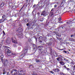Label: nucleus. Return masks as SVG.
Listing matches in <instances>:
<instances>
[{
    "mask_svg": "<svg viewBox=\"0 0 75 75\" xmlns=\"http://www.w3.org/2000/svg\"><path fill=\"white\" fill-rule=\"evenodd\" d=\"M3 47L4 49H5L4 50V51L5 53H7L8 56H10L11 55H14V54H13V53L11 52L10 50L8 49L9 48L8 46H4Z\"/></svg>",
    "mask_w": 75,
    "mask_h": 75,
    "instance_id": "nucleus-1",
    "label": "nucleus"
},
{
    "mask_svg": "<svg viewBox=\"0 0 75 75\" xmlns=\"http://www.w3.org/2000/svg\"><path fill=\"white\" fill-rule=\"evenodd\" d=\"M17 73V69H14L12 70L11 72V73L12 74V75H15Z\"/></svg>",
    "mask_w": 75,
    "mask_h": 75,
    "instance_id": "nucleus-2",
    "label": "nucleus"
},
{
    "mask_svg": "<svg viewBox=\"0 0 75 75\" xmlns=\"http://www.w3.org/2000/svg\"><path fill=\"white\" fill-rule=\"evenodd\" d=\"M18 71L19 74L20 75H25V72H23V70H22L21 71L19 70Z\"/></svg>",
    "mask_w": 75,
    "mask_h": 75,
    "instance_id": "nucleus-3",
    "label": "nucleus"
},
{
    "mask_svg": "<svg viewBox=\"0 0 75 75\" xmlns=\"http://www.w3.org/2000/svg\"><path fill=\"white\" fill-rule=\"evenodd\" d=\"M28 46H26L25 47V50L24 52V55H25L27 53V51H28Z\"/></svg>",
    "mask_w": 75,
    "mask_h": 75,
    "instance_id": "nucleus-4",
    "label": "nucleus"
},
{
    "mask_svg": "<svg viewBox=\"0 0 75 75\" xmlns=\"http://www.w3.org/2000/svg\"><path fill=\"white\" fill-rule=\"evenodd\" d=\"M33 51L35 53L37 50V46L35 45V44L33 45Z\"/></svg>",
    "mask_w": 75,
    "mask_h": 75,
    "instance_id": "nucleus-5",
    "label": "nucleus"
},
{
    "mask_svg": "<svg viewBox=\"0 0 75 75\" xmlns=\"http://www.w3.org/2000/svg\"><path fill=\"white\" fill-rule=\"evenodd\" d=\"M47 13V12L45 11H42V13L41 14V16H45L46 15V13Z\"/></svg>",
    "mask_w": 75,
    "mask_h": 75,
    "instance_id": "nucleus-6",
    "label": "nucleus"
},
{
    "mask_svg": "<svg viewBox=\"0 0 75 75\" xmlns=\"http://www.w3.org/2000/svg\"><path fill=\"white\" fill-rule=\"evenodd\" d=\"M6 42L7 43V44H10L11 42L10 39V38H7Z\"/></svg>",
    "mask_w": 75,
    "mask_h": 75,
    "instance_id": "nucleus-7",
    "label": "nucleus"
},
{
    "mask_svg": "<svg viewBox=\"0 0 75 75\" xmlns=\"http://www.w3.org/2000/svg\"><path fill=\"white\" fill-rule=\"evenodd\" d=\"M11 40L13 43H14L15 44H17V41L15 40H14L13 39V38H11Z\"/></svg>",
    "mask_w": 75,
    "mask_h": 75,
    "instance_id": "nucleus-8",
    "label": "nucleus"
},
{
    "mask_svg": "<svg viewBox=\"0 0 75 75\" xmlns=\"http://www.w3.org/2000/svg\"><path fill=\"white\" fill-rule=\"evenodd\" d=\"M57 61H63V59L60 57H59L58 58H57L56 59Z\"/></svg>",
    "mask_w": 75,
    "mask_h": 75,
    "instance_id": "nucleus-9",
    "label": "nucleus"
},
{
    "mask_svg": "<svg viewBox=\"0 0 75 75\" xmlns=\"http://www.w3.org/2000/svg\"><path fill=\"white\" fill-rule=\"evenodd\" d=\"M8 60H5V62L4 63V65L5 66H7V65H8Z\"/></svg>",
    "mask_w": 75,
    "mask_h": 75,
    "instance_id": "nucleus-10",
    "label": "nucleus"
},
{
    "mask_svg": "<svg viewBox=\"0 0 75 75\" xmlns=\"http://www.w3.org/2000/svg\"><path fill=\"white\" fill-rule=\"evenodd\" d=\"M6 18L5 19H0V23H3L4 21H6Z\"/></svg>",
    "mask_w": 75,
    "mask_h": 75,
    "instance_id": "nucleus-11",
    "label": "nucleus"
},
{
    "mask_svg": "<svg viewBox=\"0 0 75 75\" xmlns=\"http://www.w3.org/2000/svg\"><path fill=\"white\" fill-rule=\"evenodd\" d=\"M54 71L55 72H58L59 71H60L59 69L57 68L56 69H53Z\"/></svg>",
    "mask_w": 75,
    "mask_h": 75,
    "instance_id": "nucleus-12",
    "label": "nucleus"
},
{
    "mask_svg": "<svg viewBox=\"0 0 75 75\" xmlns=\"http://www.w3.org/2000/svg\"><path fill=\"white\" fill-rule=\"evenodd\" d=\"M21 28H19L17 29V31L18 33H20L21 31Z\"/></svg>",
    "mask_w": 75,
    "mask_h": 75,
    "instance_id": "nucleus-13",
    "label": "nucleus"
},
{
    "mask_svg": "<svg viewBox=\"0 0 75 75\" xmlns=\"http://www.w3.org/2000/svg\"><path fill=\"white\" fill-rule=\"evenodd\" d=\"M18 37H19L20 38H22L23 37V36L21 35V34H18Z\"/></svg>",
    "mask_w": 75,
    "mask_h": 75,
    "instance_id": "nucleus-14",
    "label": "nucleus"
},
{
    "mask_svg": "<svg viewBox=\"0 0 75 75\" xmlns=\"http://www.w3.org/2000/svg\"><path fill=\"white\" fill-rule=\"evenodd\" d=\"M39 38H38V40H42V39H43V37L41 36H39Z\"/></svg>",
    "mask_w": 75,
    "mask_h": 75,
    "instance_id": "nucleus-15",
    "label": "nucleus"
},
{
    "mask_svg": "<svg viewBox=\"0 0 75 75\" xmlns=\"http://www.w3.org/2000/svg\"><path fill=\"white\" fill-rule=\"evenodd\" d=\"M59 63L62 65H65V63L64 62L61 61Z\"/></svg>",
    "mask_w": 75,
    "mask_h": 75,
    "instance_id": "nucleus-16",
    "label": "nucleus"
},
{
    "mask_svg": "<svg viewBox=\"0 0 75 75\" xmlns=\"http://www.w3.org/2000/svg\"><path fill=\"white\" fill-rule=\"evenodd\" d=\"M4 6V3L3 2H2V3H1V7H3Z\"/></svg>",
    "mask_w": 75,
    "mask_h": 75,
    "instance_id": "nucleus-17",
    "label": "nucleus"
},
{
    "mask_svg": "<svg viewBox=\"0 0 75 75\" xmlns=\"http://www.w3.org/2000/svg\"><path fill=\"white\" fill-rule=\"evenodd\" d=\"M35 61L36 62H41V60H40V59H36Z\"/></svg>",
    "mask_w": 75,
    "mask_h": 75,
    "instance_id": "nucleus-18",
    "label": "nucleus"
},
{
    "mask_svg": "<svg viewBox=\"0 0 75 75\" xmlns=\"http://www.w3.org/2000/svg\"><path fill=\"white\" fill-rule=\"evenodd\" d=\"M6 16L5 15H4L2 16V18L3 19H5V18H6Z\"/></svg>",
    "mask_w": 75,
    "mask_h": 75,
    "instance_id": "nucleus-19",
    "label": "nucleus"
},
{
    "mask_svg": "<svg viewBox=\"0 0 75 75\" xmlns=\"http://www.w3.org/2000/svg\"><path fill=\"white\" fill-rule=\"evenodd\" d=\"M3 74L4 75V74H6V70H5V69H3Z\"/></svg>",
    "mask_w": 75,
    "mask_h": 75,
    "instance_id": "nucleus-20",
    "label": "nucleus"
},
{
    "mask_svg": "<svg viewBox=\"0 0 75 75\" xmlns=\"http://www.w3.org/2000/svg\"><path fill=\"white\" fill-rule=\"evenodd\" d=\"M72 21H67L66 23L67 24H69V23H71Z\"/></svg>",
    "mask_w": 75,
    "mask_h": 75,
    "instance_id": "nucleus-21",
    "label": "nucleus"
},
{
    "mask_svg": "<svg viewBox=\"0 0 75 75\" xmlns=\"http://www.w3.org/2000/svg\"><path fill=\"white\" fill-rule=\"evenodd\" d=\"M3 36H4V35H6V33H5V32H4V30L3 31Z\"/></svg>",
    "mask_w": 75,
    "mask_h": 75,
    "instance_id": "nucleus-22",
    "label": "nucleus"
},
{
    "mask_svg": "<svg viewBox=\"0 0 75 75\" xmlns=\"http://www.w3.org/2000/svg\"><path fill=\"white\" fill-rule=\"evenodd\" d=\"M54 55L55 57H57V54L56 53H55V52L54 53Z\"/></svg>",
    "mask_w": 75,
    "mask_h": 75,
    "instance_id": "nucleus-23",
    "label": "nucleus"
},
{
    "mask_svg": "<svg viewBox=\"0 0 75 75\" xmlns=\"http://www.w3.org/2000/svg\"><path fill=\"white\" fill-rule=\"evenodd\" d=\"M25 21L26 23H27V22H28V20H27V19H25Z\"/></svg>",
    "mask_w": 75,
    "mask_h": 75,
    "instance_id": "nucleus-24",
    "label": "nucleus"
},
{
    "mask_svg": "<svg viewBox=\"0 0 75 75\" xmlns=\"http://www.w3.org/2000/svg\"><path fill=\"white\" fill-rule=\"evenodd\" d=\"M38 40L39 42H40L41 43H42V41L41 40Z\"/></svg>",
    "mask_w": 75,
    "mask_h": 75,
    "instance_id": "nucleus-25",
    "label": "nucleus"
},
{
    "mask_svg": "<svg viewBox=\"0 0 75 75\" xmlns=\"http://www.w3.org/2000/svg\"><path fill=\"white\" fill-rule=\"evenodd\" d=\"M64 61H68V60L66 58H64Z\"/></svg>",
    "mask_w": 75,
    "mask_h": 75,
    "instance_id": "nucleus-26",
    "label": "nucleus"
},
{
    "mask_svg": "<svg viewBox=\"0 0 75 75\" xmlns=\"http://www.w3.org/2000/svg\"><path fill=\"white\" fill-rule=\"evenodd\" d=\"M60 74L61 75H65V74H64V73H63L62 72H60Z\"/></svg>",
    "mask_w": 75,
    "mask_h": 75,
    "instance_id": "nucleus-27",
    "label": "nucleus"
},
{
    "mask_svg": "<svg viewBox=\"0 0 75 75\" xmlns=\"http://www.w3.org/2000/svg\"><path fill=\"white\" fill-rule=\"evenodd\" d=\"M1 59H3L4 58V56L3 55H2L1 56Z\"/></svg>",
    "mask_w": 75,
    "mask_h": 75,
    "instance_id": "nucleus-28",
    "label": "nucleus"
},
{
    "mask_svg": "<svg viewBox=\"0 0 75 75\" xmlns=\"http://www.w3.org/2000/svg\"><path fill=\"white\" fill-rule=\"evenodd\" d=\"M61 18L60 17L59 18V21H61Z\"/></svg>",
    "mask_w": 75,
    "mask_h": 75,
    "instance_id": "nucleus-29",
    "label": "nucleus"
},
{
    "mask_svg": "<svg viewBox=\"0 0 75 75\" xmlns=\"http://www.w3.org/2000/svg\"><path fill=\"white\" fill-rule=\"evenodd\" d=\"M73 70H75V65L74 66V67L73 68Z\"/></svg>",
    "mask_w": 75,
    "mask_h": 75,
    "instance_id": "nucleus-30",
    "label": "nucleus"
},
{
    "mask_svg": "<svg viewBox=\"0 0 75 75\" xmlns=\"http://www.w3.org/2000/svg\"><path fill=\"white\" fill-rule=\"evenodd\" d=\"M63 52L64 53H65V54H66V53H67V52L65 50H64L63 51Z\"/></svg>",
    "mask_w": 75,
    "mask_h": 75,
    "instance_id": "nucleus-31",
    "label": "nucleus"
},
{
    "mask_svg": "<svg viewBox=\"0 0 75 75\" xmlns=\"http://www.w3.org/2000/svg\"><path fill=\"white\" fill-rule=\"evenodd\" d=\"M30 24V23L29 22L28 23L26 24V25L27 26H29V24Z\"/></svg>",
    "mask_w": 75,
    "mask_h": 75,
    "instance_id": "nucleus-32",
    "label": "nucleus"
},
{
    "mask_svg": "<svg viewBox=\"0 0 75 75\" xmlns=\"http://www.w3.org/2000/svg\"><path fill=\"white\" fill-rule=\"evenodd\" d=\"M72 1V2H75V0H72V1H71L70 2H71Z\"/></svg>",
    "mask_w": 75,
    "mask_h": 75,
    "instance_id": "nucleus-33",
    "label": "nucleus"
},
{
    "mask_svg": "<svg viewBox=\"0 0 75 75\" xmlns=\"http://www.w3.org/2000/svg\"><path fill=\"white\" fill-rule=\"evenodd\" d=\"M35 39L36 40V42H37V38H35Z\"/></svg>",
    "mask_w": 75,
    "mask_h": 75,
    "instance_id": "nucleus-34",
    "label": "nucleus"
},
{
    "mask_svg": "<svg viewBox=\"0 0 75 75\" xmlns=\"http://www.w3.org/2000/svg\"><path fill=\"white\" fill-rule=\"evenodd\" d=\"M59 56H60V58H64V57H62V56L61 55H59Z\"/></svg>",
    "mask_w": 75,
    "mask_h": 75,
    "instance_id": "nucleus-35",
    "label": "nucleus"
},
{
    "mask_svg": "<svg viewBox=\"0 0 75 75\" xmlns=\"http://www.w3.org/2000/svg\"><path fill=\"white\" fill-rule=\"evenodd\" d=\"M54 33L55 34H58V33H57V32H54Z\"/></svg>",
    "mask_w": 75,
    "mask_h": 75,
    "instance_id": "nucleus-36",
    "label": "nucleus"
},
{
    "mask_svg": "<svg viewBox=\"0 0 75 75\" xmlns=\"http://www.w3.org/2000/svg\"><path fill=\"white\" fill-rule=\"evenodd\" d=\"M54 14V13L53 12H52L51 13V16H53V15Z\"/></svg>",
    "mask_w": 75,
    "mask_h": 75,
    "instance_id": "nucleus-37",
    "label": "nucleus"
},
{
    "mask_svg": "<svg viewBox=\"0 0 75 75\" xmlns=\"http://www.w3.org/2000/svg\"><path fill=\"white\" fill-rule=\"evenodd\" d=\"M13 47H17V45H13Z\"/></svg>",
    "mask_w": 75,
    "mask_h": 75,
    "instance_id": "nucleus-38",
    "label": "nucleus"
},
{
    "mask_svg": "<svg viewBox=\"0 0 75 75\" xmlns=\"http://www.w3.org/2000/svg\"><path fill=\"white\" fill-rule=\"evenodd\" d=\"M1 62H3V59H1Z\"/></svg>",
    "mask_w": 75,
    "mask_h": 75,
    "instance_id": "nucleus-39",
    "label": "nucleus"
},
{
    "mask_svg": "<svg viewBox=\"0 0 75 75\" xmlns=\"http://www.w3.org/2000/svg\"><path fill=\"white\" fill-rule=\"evenodd\" d=\"M54 7L55 8L56 7H57V5H54Z\"/></svg>",
    "mask_w": 75,
    "mask_h": 75,
    "instance_id": "nucleus-40",
    "label": "nucleus"
},
{
    "mask_svg": "<svg viewBox=\"0 0 75 75\" xmlns=\"http://www.w3.org/2000/svg\"><path fill=\"white\" fill-rule=\"evenodd\" d=\"M59 23H62V24L63 23V22H59Z\"/></svg>",
    "mask_w": 75,
    "mask_h": 75,
    "instance_id": "nucleus-41",
    "label": "nucleus"
},
{
    "mask_svg": "<svg viewBox=\"0 0 75 75\" xmlns=\"http://www.w3.org/2000/svg\"><path fill=\"white\" fill-rule=\"evenodd\" d=\"M74 35H71V37H73V36H74Z\"/></svg>",
    "mask_w": 75,
    "mask_h": 75,
    "instance_id": "nucleus-42",
    "label": "nucleus"
},
{
    "mask_svg": "<svg viewBox=\"0 0 75 75\" xmlns=\"http://www.w3.org/2000/svg\"><path fill=\"white\" fill-rule=\"evenodd\" d=\"M50 72L52 73V74H54V72H53L52 71H51Z\"/></svg>",
    "mask_w": 75,
    "mask_h": 75,
    "instance_id": "nucleus-43",
    "label": "nucleus"
},
{
    "mask_svg": "<svg viewBox=\"0 0 75 75\" xmlns=\"http://www.w3.org/2000/svg\"><path fill=\"white\" fill-rule=\"evenodd\" d=\"M67 71H69L70 70V69H69V68H68L67 69Z\"/></svg>",
    "mask_w": 75,
    "mask_h": 75,
    "instance_id": "nucleus-44",
    "label": "nucleus"
},
{
    "mask_svg": "<svg viewBox=\"0 0 75 75\" xmlns=\"http://www.w3.org/2000/svg\"><path fill=\"white\" fill-rule=\"evenodd\" d=\"M69 44V42H66V44Z\"/></svg>",
    "mask_w": 75,
    "mask_h": 75,
    "instance_id": "nucleus-45",
    "label": "nucleus"
},
{
    "mask_svg": "<svg viewBox=\"0 0 75 75\" xmlns=\"http://www.w3.org/2000/svg\"><path fill=\"white\" fill-rule=\"evenodd\" d=\"M7 75H9V72H8L7 73Z\"/></svg>",
    "mask_w": 75,
    "mask_h": 75,
    "instance_id": "nucleus-46",
    "label": "nucleus"
},
{
    "mask_svg": "<svg viewBox=\"0 0 75 75\" xmlns=\"http://www.w3.org/2000/svg\"><path fill=\"white\" fill-rule=\"evenodd\" d=\"M38 15H40V13L38 12Z\"/></svg>",
    "mask_w": 75,
    "mask_h": 75,
    "instance_id": "nucleus-47",
    "label": "nucleus"
},
{
    "mask_svg": "<svg viewBox=\"0 0 75 75\" xmlns=\"http://www.w3.org/2000/svg\"><path fill=\"white\" fill-rule=\"evenodd\" d=\"M66 67V66H65V65H64V68H66V67Z\"/></svg>",
    "mask_w": 75,
    "mask_h": 75,
    "instance_id": "nucleus-48",
    "label": "nucleus"
},
{
    "mask_svg": "<svg viewBox=\"0 0 75 75\" xmlns=\"http://www.w3.org/2000/svg\"><path fill=\"white\" fill-rule=\"evenodd\" d=\"M33 75H38V74H33Z\"/></svg>",
    "mask_w": 75,
    "mask_h": 75,
    "instance_id": "nucleus-49",
    "label": "nucleus"
},
{
    "mask_svg": "<svg viewBox=\"0 0 75 75\" xmlns=\"http://www.w3.org/2000/svg\"><path fill=\"white\" fill-rule=\"evenodd\" d=\"M15 75H19V74H17V73L16 74H15Z\"/></svg>",
    "mask_w": 75,
    "mask_h": 75,
    "instance_id": "nucleus-50",
    "label": "nucleus"
},
{
    "mask_svg": "<svg viewBox=\"0 0 75 75\" xmlns=\"http://www.w3.org/2000/svg\"><path fill=\"white\" fill-rule=\"evenodd\" d=\"M22 9H23V8H21V10L20 11H21V10H22Z\"/></svg>",
    "mask_w": 75,
    "mask_h": 75,
    "instance_id": "nucleus-51",
    "label": "nucleus"
},
{
    "mask_svg": "<svg viewBox=\"0 0 75 75\" xmlns=\"http://www.w3.org/2000/svg\"><path fill=\"white\" fill-rule=\"evenodd\" d=\"M1 45L0 44V48H1Z\"/></svg>",
    "mask_w": 75,
    "mask_h": 75,
    "instance_id": "nucleus-52",
    "label": "nucleus"
},
{
    "mask_svg": "<svg viewBox=\"0 0 75 75\" xmlns=\"http://www.w3.org/2000/svg\"><path fill=\"white\" fill-rule=\"evenodd\" d=\"M53 11V8H52V9L51 10V11Z\"/></svg>",
    "mask_w": 75,
    "mask_h": 75,
    "instance_id": "nucleus-53",
    "label": "nucleus"
},
{
    "mask_svg": "<svg viewBox=\"0 0 75 75\" xmlns=\"http://www.w3.org/2000/svg\"><path fill=\"white\" fill-rule=\"evenodd\" d=\"M57 38L58 40H59V38L57 37Z\"/></svg>",
    "mask_w": 75,
    "mask_h": 75,
    "instance_id": "nucleus-54",
    "label": "nucleus"
},
{
    "mask_svg": "<svg viewBox=\"0 0 75 75\" xmlns=\"http://www.w3.org/2000/svg\"><path fill=\"white\" fill-rule=\"evenodd\" d=\"M41 47L42 46H40L39 47L41 49H40V50H41Z\"/></svg>",
    "mask_w": 75,
    "mask_h": 75,
    "instance_id": "nucleus-55",
    "label": "nucleus"
},
{
    "mask_svg": "<svg viewBox=\"0 0 75 75\" xmlns=\"http://www.w3.org/2000/svg\"><path fill=\"white\" fill-rule=\"evenodd\" d=\"M28 0H26V2H28Z\"/></svg>",
    "mask_w": 75,
    "mask_h": 75,
    "instance_id": "nucleus-56",
    "label": "nucleus"
},
{
    "mask_svg": "<svg viewBox=\"0 0 75 75\" xmlns=\"http://www.w3.org/2000/svg\"><path fill=\"white\" fill-rule=\"evenodd\" d=\"M66 69H68V68L67 67H66V68H65Z\"/></svg>",
    "mask_w": 75,
    "mask_h": 75,
    "instance_id": "nucleus-57",
    "label": "nucleus"
},
{
    "mask_svg": "<svg viewBox=\"0 0 75 75\" xmlns=\"http://www.w3.org/2000/svg\"><path fill=\"white\" fill-rule=\"evenodd\" d=\"M66 69H68V68L67 67H66V68H65Z\"/></svg>",
    "mask_w": 75,
    "mask_h": 75,
    "instance_id": "nucleus-58",
    "label": "nucleus"
},
{
    "mask_svg": "<svg viewBox=\"0 0 75 75\" xmlns=\"http://www.w3.org/2000/svg\"><path fill=\"white\" fill-rule=\"evenodd\" d=\"M33 6L34 7H35V5H34Z\"/></svg>",
    "mask_w": 75,
    "mask_h": 75,
    "instance_id": "nucleus-59",
    "label": "nucleus"
},
{
    "mask_svg": "<svg viewBox=\"0 0 75 75\" xmlns=\"http://www.w3.org/2000/svg\"><path fill=\"white\" fill-rule=\"evenodd\" d=\"M64 50V49H62V50Z\"/></svg>",
    "mask_w": 75,
    "mask_h": 75,
    "instance_id": "nucleus-60",
    "label": "nucleus"
},
{
    "mask_svg": "<svg viewBox=\"0 0 75 75\" xmlns=\"http://www.w3.org/2000/svg\"><path fill=\"white\" fill-rule=\"evenodd\" d=\"M75 8V6H74V8Z\"/></svg>",
    "mask_w": 75,
    "mask_h": 75,
    "instance_id": "nucleus-61",
    "label": "nucleus"
},
{
    "mask_svg": "<svg viewBox=\"0 0 75 75\" xmlns=\"http://www.w3.org/2000/svg\"><path fill=\"white\" fill-rule=\"evenodd\" d=\"M71 40H74V39H73V38H72V39H71Z\"/></svg>",
    "mask_w": 75,
    "mask_h": 75,
    "instance_id": "nucleus-62",
    "label": "nucleus"
},
{
    "mask_svg": "<svg viewBox=\"0 0 75 75\" xmlns=\"http://www.w3.org/2000/svg\"><path fill=\"white\" fill-rule=\"evenodd\" d=\"M16 21H17V20H16L15 22H16Z\"/></svg>",
    "mask_w": 75,
    "mask_h": 75,
    "instance_id": "nucleus-63",
    "label": "nucleus"
},
{
    "mask_svg": "<svg viewBox=\"0 0 75 75\" xmlns=\"http://www.w3.org/2000/svg\"><path fill=\"white\" fill-rule=\"evenodd\" d=\"M23 7H24V6H23V7H22V8H23Z\"/></svg>",
    "mask_w": 75,
    "mask_h": 75,
    "instance_id": "nucleus-64",
    "label": "nucleus"
}]
</instances>
